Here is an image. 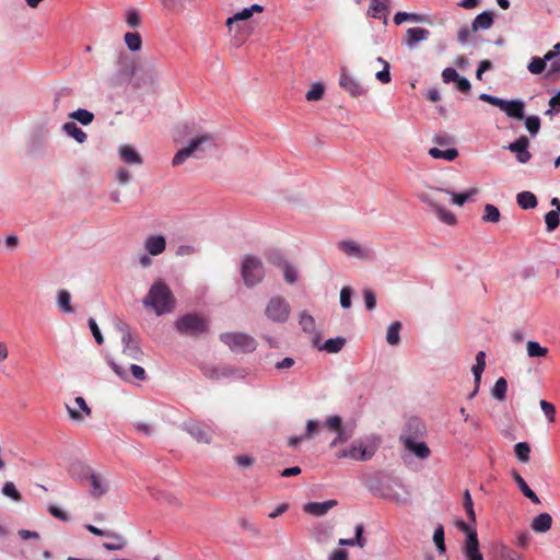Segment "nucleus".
Segmentation results:
<instances>
[{
    "mask_svg": "<svg viewBox=\"0 0 560 560\" xmlns=\"http://www.w3.org/2000/svg\"><path fill=\"white\" fill-rule=\"evenodd\" d=\"M402 441L405 448L415 454L418 458L425 459L430 456L431 451L424 442H417L411 436H407Z\"/></svg>",
    "mask_w": 560,
    "mask_h": 560,
    "instance_id": "17",
    "label": "nucleus"
},
{
    "mask_svg": "<svg viewBox=\"0 0 560 560\" xmlns=\"http://www.w3.org/2000/svg\"><path fill=\"white\" fill-rule=\"evenodd\" d=\"M514 451L518 460L523 463H527L529 460L530 447L526 442L516 443Z\"/></svg>",
    "mask_w": 560,
    "mask_h": 560,
    "instance_id": "46",
    "label": "nucleus"
},
{
    "mask_svg": "<svg viewBox=\"0 0 560 560\" xmlns=\"http://www.w3.org/2000/svg\"><path fill=\"white\" fill-rule=\"evenodd\" d=\"M433 541L438 548V550L440 551L441 555H444L446 549H445V542H444V528L443 526H439L435 530H434V534H433Z\"/></svg>",
    "mask_w": 560,
    "mask_h": 560,
    "instance_id": "51",
    "label": "nucleus"
},
{
    "mask_svg": "<svg viewBox=\"0 0 560 560\" xmlns=\"http://www.w3.org/2000/svg\"><path fill=\"white\" fill-rule=\"evenodd\" d=\"M442 78L445 83H450L459 79V74L454 68H446L442 72Z\"/></svg>",
    "mask_w": 560,
    "mask_h": 560,
    "instance_id": "60",
    "label": "nucleus"
},
{
    "mask_svg": "<svg viewBox=\"0 0 560 560\" xmlns=\"http://www.w3.org/2000/svg\"><path fill=\"white\" fill-rule=\"evenodd\" d=\"M429 155L433 159H443L446 161H454L458 156V151L455 148H451L447 150H441L439 148H431L429 150Z\"/></svg>",
    "mask_w": 560,
    "mask_h": 560,
    "instance_id": "35",
    "label": "nucleus"
},
{
    "mask_svg": "<svg viewBox=\"0 0 560 560\" xmlns=\"http://www.w3.org/2000/svg\"><path fill=\"white\" fill-rule=\"evenodd\" d=\"M528 147H529V140L526 136H521L517 140H515L514 142L510 143L508 149L512 152V153H515L516 155V160L520 162V163H527L530 158H532V154L530 152L528 151Z\"/></svg>",
    "mask_w": 560,
    "mask_h": 560,
    "instance_id": "12",
    "label": "nucleus"
},
{
    "mask_svg": "<svg viewBox=\"0 0 560 560\" xmlns=\"http://www.w3.org/2000/svg\"><path fill=\"white\" fill-rule=\"evenodd\" d=\"M429 36V30L423 27H411L406 32L404 44L409 48H415L419 42L427 40Z\"/></svg>",
    "mask_w": 560,
    "mask_h": 560,
    "instance_id": "18",
    "label": "nucleus"
},
{
    "mask_svg": "<svg viewBox=\"0 0 560 560\" xmlns=\"http://www.w3.org/2000/svg\"><path fill=\"white\" fill-rule=\"evenodd\" d=\"M345 345H346V339L342 337L330 338L325 341L322 349H324L325 351H327L329 353H337L343 348Z\"/></svg>",
    "mask_w": 560,
    "mask_h": 560,
    "instance_id": "41",
    "label": "nucleus"
},
{
    "mask_svg": "<svg viewBox=\"0 0 560 560\" xmlns=\"http://www.w3.org/2000/svg\"><path fill=\"white\" fill-rule=\"evenodd\" d=\"M337 505L336 500H328L325 502H310L304 505V512L314 516H323L329 510Z\"/></svg>",
    "mask_w": 560,
    "mask_h": 560,
    "instance_id": "20",
    "label": "nucleus"
},
{
    "mask_svg": "<svg viewBox=\"0 0 560 560\" xmlns=\"http://www.w3.org/2000/svg\"><path fill=\"white\" fill-rule=\"evenodd\" d=\"M524 107L525 104L521 100L505 101L502 100V104L499 107L503 110L509 117L515 119H524Z\"/></svg>",
    "mask_w": 560,
    "mask_h": 560,
    "instance_id": "16",
    "label": "nucleus"
},
{
    "mask_svg": "<svg viewBox=\"0 0 560 560\" xmlns=\"http://www.w3.org/2000/svg\"><path fill=\"white\" fill-rule=\"evenodd\" d=\"M324 427L336 433V438L330 442V447L347 442L352 436V431H347L342 427V420L339 416H330L324 422Z\"/></svg>",
    "mask_w": 560,
    "mask_h": 560,
    "instance_id": "11",
    "label": "nucleus"
},
{
    "mask_svg": "<svg viewBox=\"0 0 560 560\" xmlns=\"http://www.w3.org/2000/svg\"><path fill=\"white\" fill-rule=\"evenodd\" d=\"M440 190L448 194L452 197L453 203H455L457 206H463L471 196H475L478 192L477 188H471L468 191L462 192V194H456L448 189H440Z\"/></svg>",
    "mask_w": 560,
    "mask_h": 560,
    "instance_id": "37",
    "label": "nucleus"
},
{
    "mask_svg": "<svg viewBox=\"0 0 560 560\" xmlns=\"http://www.w3.org/2000/svg\"><path fill=\"white\" fill-rule=\"evenodd\" d=\"M145 250L152 255H161L166 248V240L163 235H150L144 241Z\"/></svg>",
    "mask_w": 560,
    "mask_h": 560,
    "instance_id": "19",
    "label": "nucleus"
},
{
    "mask_svg": "<svg viewBox=\"0 0 560 560\" xmlns=\"http://www.w3.org/2000/svg\"><path fill=\"white\" fill-rule=\"evenodd\" d=\"M338 248L346 255L359 259L369 258V250L362 248L357 242L351 240H343L338 243Z\"/></svg>",
    "mask_w": 560,
    "mask_h": 560,
    "instance_id": "15",
    "label": "nucleus"
},
{
    "mask_svg": "<svg viewBox=\"0 0 560 560\" xmlns=\"http://www.w3.org/2000/svg\"><path fill=\"white\" fill-rule=\"evenodd\" d=\"M377 61L381 62L384 68L382 71L376 72L375 77L380 82L387 84L392 80L389 72V63L381 57L377 58Z\"/></svg>",
    "mask_w": 560,
    "mask_h": 560,
    "instance_id": "50",
    "label": "nucleus"
},
{
    "mask_svg": "<svg viewBox=\"0 0 560 560\" xmlns=\"http://www.w3.org/2000/svg\"><path fill=\"white\" fill-rule=\"evenodd\" d=\"M131 375L138 381H144L147 378V373L143 368L137 364H130Z\"/></svg>",
    "mask_w": 560,
    "mask_h": 560,
    "instance_id": "63",
    "label": "nucleus"
},
{
    "mask_svg": "<svg viewBox=\"0 0 560 560\" xmlns=\"http://www.w3.org/2000/svg\"><path fill=\"white\" fill-rule=\"evenodd\" d=\"M552 526V517L549 513H540L532 521L530 527L535 533H546Z\"/></svg>",
    "mask_w": 560,
    "mask_h": 560,
    "instance_id": "26",
    "label": "nucleus"
},
{
    "mask_svg": "<svg viewBox=\"0 0 560 560\" xmlns=\"http://www.w3.org/2000/svg\"><path fill=\"white\" fill-rule=\"evenodd\" d=\"M57 304H58L59 308L62 312H65V313H72L73 312V307L71 305V295L65 289H61V290L58 291Z\"/></svg>",
    "mask_w": 560,
    "mask_h": 560,
    "instance_id": "38",
    "label": "nucleus"
},
{
    "mask_svg": "<svg viewBox=\"0 0 560 560\" xmlns=\"http://www.w3.org/2000/svg\"><path fill=\"white\" fill-rule=\"evenodd\" d=\"M517 205L525 210L534 209L537 206V198L530 191H522L516 196Z\"/></svg>",
    "mask_w": 560,
    "mask_h": 560,
    "instance_id": "33",
    "label": "nucleus"
},
{
    "mask_svg": "<svg viewBox=\"0 0 560 560\" xmlns=\"http://www.w3.org/2000/svg\"><path fill=\"white\" fill-rule=\"evenodd\" d=\"M62 130L79 143H83L86 141V133L81 128H79L74 122L63 124Z\"/></svg>",
    "mask_w": 560,
    "mask_h": 560,
    "instance_id": "31",
    "label": "nucleus"
},
{
    "mask_svg": "<svg viewBox=\"0 0 560 560\" xmlns=\"http://www.w3.org/2000/svg\"><path fill=\"white\" fill-rule=\"evenodd\" d=\"M401 329V324L399 322H393L387 328L386 332V341L390 346H396L400 341L399 332Z\"/></svg>",
    "mask_w": 560,
    "mask_h": 560,
    "instance_id": "39",
    "label": "nucleus"
},
{
    "mask_svg": "<svg viewBox=\"0 0 560 560\" xmlns=\"http://www.w3.org/2000/svg\"><path fill=\"white\" fill-rule=\"evenodd\" d=\"M262 11H264V7L262 5H260V4H253L252 7L245 8L242 11L235 13L233 16L229 18L226 20L225 24H226L228 27H231V25L234 22L247 20V19L252 18L254 15V13H261Z\"/></svg>",
    "mask_w": 560,
    "mask_h": 560,
    "instance_id": "24",
    "label": "nucleus"
},
{
    "mask_svg": "<svg viewBox=\"0 0 560 560\" xmlns=\"http://www.w3.org/2000/svg\"><path fill=\"white\" fill-rule=\"evenodd\" d=\"M553 58L555 54L551 51L546 52L544 58L533 57L527 67L528 71L533 74H540L547 68V62Z\"/></svg>",
    "mask_w": 560,
    "mask_h": 560,
    "instance_id": "27",
    "label": "nucleus"
},
{
    "mask_svg": "<svg viewBox=\"0 0 560 560\" xmlns=\"http://www.w3.org/2000/svg\"><path fill=\"white\" fill-rule=\"evenodd\" d=\"M2 492L4 495L11 498L14 501H21V499H22L21 493L18 491L14 483L11 481H7L3 485Z\"/></svg>",
    "mask_w": 560,
    "mask_h": 560,
    "instance_id": "53",
    "label": "nucleus"
},
{
    "mask_svg": "<svg viewBox=\"0 0 560 560\" xmlns=\"http://www.w3.org/2000/svg\"><path fill=\"white\" fill-rule=\"evenodd\" d=\"M117 66L118 69L112 78L113 84H121L135 78L133 86L136 89H142L145 86H153L158 79V72L154 70V67H150L144 73V77H135L137 62L127 54L119 55Z\"/></svg>",
    "mask_w": 560,
    "mask_h": 560,
    "instance_id": "1",
    "label": "nucleus"
},
{
    "mask_svg": "<svg viewBox=\"0 0 560 560\" xmlns=\"http://www.w3.org/2000/svg\"><path fill=\"white\" fill-rule=\"evenodd\" d=\"M339 85L353 97L362 96L366 92L358 80L345 71L340 75Z\"/></svg>",
    "mask_w": 560,
    "mask_h": 560,
    "instance_id": "14",
    "label": "nucleus"
},
{
    "mask_svg": "<svg viewBox=\"0 0 560 560\" xmlns=\"http://www.w3.org/2000/svg\"><path fill=\"white\" fill-rule=\"evenodd\" d=\"M463 552L467 560H483L482 553L479 550L477 532H470L466 537Z\"/></svg>",
    "mask_w": 560,
    "mask_h": 560,
    "instance_id": "13",
    "label": "nucleus"
},
{
    "mask_svg": "<svg viewBox=\"0 0 560 560\" xmlns=\"http://www.w3.org/2000/svg\"><path fill=\"white\" fill-rule=\"evenodd\" d=\"M513 479L514 481L517 483L520 490L522 491V493L527 498L529 499L533 503L535 504H539L540 503V500L539 498L537 497V494L528 487V485L526 483V481L522 478V476L517 472V471H513Z\"/></svg>",
    "mask_w": 560,
    "mask_h": 560,
    "instance_id": "29",
    "label": "nucleus"
},
{
    "mask_svg": "<svg viewBox=\"0 0 560 560\" xmlns=\"http://www.w3.org/2000/svg\"><path fill=\"white\" fill-rule=\"evenodd\" d=\"M187 431L198 443L209 444L212 440V432L207 425L195 423Z\"/></svg>",
    "mask_w": 560,
    "mask_h": 560,
    "instance_id": "21",
    "label": "nucleus"
},
{
    "mask_svg": "<svg viewBox=\"0 0 560 560\" xmlns=\"http://www.w3.org/2000/svg\"><path fill=\"white\" fill-rule=\"evenodd\" d=\"M559 214H560V212L553 211V210H550L549 212L546 213L545 222H546L547 230L549 232H552L553 230H556L559 226V224H560Z\"/></svg>",
    "mask_w": 560,
    "mask_h": 560,
    "instance_id": "49",
    "label": "nucleus"
},
{
    "mask_svg": "<svg viewBox=\"0 0 560 560\" xmlns=\"http://www.w3.org/2000/svg\"><path fill=\"white\" fill-rule=\"evenodd\" d=\"M525 126L529 133L534 136L540 129V118L538 116H528L525 119Z\"/></svg>",
    "mask_w": 560,
    "mask_h": 560,
    "instance_id": "55",
    "label": "nucleus"
},
{
    "mask_svg": "<svg viewBox=\"0 0 560 560\" xmlns=\"http://www.w3.org/2000/svg\"><path fill=\"white\" fill-rule=\"evenodd\" d=\"M215 145V139L211 133H203L195 137L187 147L180 149L173 158V166L183 164L188 158L198 152H205L207 149Z\"/></svg>",
    "mask_w": 560,
    "mask_h": 560,
    "instance_id": "4",
    "label": "nucleus"
},
{
    "mask_svg": "<svg viewBox=\"0 0 560 560\" xmlns=\"http://www.w3.org/2000/svg\"><path fill=\"white\" fill-rule=\"evenodd\" d=\"M88 478L91 485L90 492L93 497L100 498L107 492L108 487L102 476L91 472Z\"/></svg>",
    "mask_w": 560,
    "mask_h": 560,
    "instance_id": "25",
    "label": "nucleus"
},
{
    "mask_svg": "<svg viewBox=\"0 0 560 560\" xmlns=\"http://www.w3.org/2000/svg\"><path fill=\"white\" fill-rule=\"evenodd\" d=\"M203 375L210 380H219L221 377H229L233 374V370L229 366L215 368L206 366L203 368Z\"/></svg>",
    "mask_w": 560,
    "mask_h": 560,
    "instance_id": "30",
    "label": "nucleus"
},
{
    "mask_svg": "<svg viewBox=\"0 0 560 560\" xmlns=\"http://www.w3.org/2000/svg\"><path fill=\"white\" fill-rule=\"evenodd\" d=\"M501 557L504 560H521V555H518L516 551L512 550L508 546H502L501 548Z\"/></svg>",
    "mask_w": 560,
    "mask_h": 560,
    "instance_id": "61",
    "label": "nucleus"
},
{
    "mask_svg": "<svg viewBox=\"0 0 560 560\" xmlns=\"http://www.w3.org/2000/svg\"><path fill=\"white\" fill-rule=\"evenodd\" d=\"M506 390H508V382L504 377H500L497 380L493 388H492V396L502 401L506 397Z\"/></svg>",
    "mask_w": 560,
    "mask_h": 560,
    "instance_id": "42",
    "label": "nucleus"
},
{
    "mask_svg": "<svg viewBox=\"0 0 560 560\" xmlns=\"http://www.w3.org/2000/svg\"><path fill=\"white\" fill-rule=\"evenodd\" d=\"M493 25V13L485 11L478 14L471 24V30L477 32L479 30H489Z\"/></svg>",
    "mask_w": 560,
    "mask_h": 560,
    "instance_id": "28",
    "label": "nucleus"
},
{
    "mask_svg": "<svg viewBox=\"0 0 560 560\" xmlns=\"http://www.w3.org/2000/svg\"><path fill=\"white\" fill-rule=\"evenodd\" d=\"M175 328L180 335L197 337L209 330L206 317L198 314H186L175 322Z\"/></svg>",
    "mask_w": 560,
    "mask_h": 560,
    "instance_id": "5",
    "label": "nucleus"
},
{
    "mask_svg": "<svg viewBox=\"0 0 560 560\" xmlns=\"http://www.w3.org/2000/svg\"><path fill=\"white\" fill-rule=\"evenodd\" d=\"M363 295L366 308L372 311L376 305V298L374 292L370 289H365Z\"/></svg>",
    "mask_w": 560,
    "mask_h": 560,
    "instance_id": "59",
    "label": "nucleus"
},
{
    "mask_svg": "<svg viewBox=\"0 0 560 560\" xmlns=\"http://www.w3.org/2000/svg\"><path fill=\"white\" fill-rule=\"evenodd\" d=\"M124 39L131 51H138L141 49L142 39L139 33H126Z\"/></svg>",
    "mask_w": 560,
    "mask_h": 560,
    "instance_id": "43",
    "label": "nucleus"
},
{
    "mask_svg": "<svg viewBox=\"0 0 560 560\" xmlns=\"http://www.w3.org/2000/svg\"><path fill=\"white\" fill-rule=\"evenodd\" d=\"M89 327L93 334V337L95 338V341L98 345H102L104 342V337H103L96 322L93 318L89 319Z\"/></svg>",
    "mask_w": 560,
    "mask_h": 560,
    "instance_id": "58",
    "label": "nucleus"
},
{
    "mask_svg": "<svg viewBox=\"0 0 560 560\" xmlns=\"http://www.w3.org/2000/svg\"><path fill=\"white\" fill-rule=\"evenodd\" d=\"M482 220L486 222L497 223L500 220V211L493 205H486Z\"/></svg>",
    "mask_w": 560,
    "mask_h": 560,
    "instance_id": "47",
    "label": "nucleus"
},
{
    "mask_svg": "<svg viewBox=\"0 0 560 560\" xmlns=\"http://www.w3.org/2000/svg\"><path fill=\"white\" fill-rule=\"evenodd\" d=\"M324 93L325 86L322 83H314L306 93L305 97L308 102L319 101L323 98Z\"/></svg>",
    "mask_w": 560,
    "mask_h": 560,
    "instance_id": "44",
    "label": "nucleus"
},
{
    "mask_svg": "<svg viewBox=\"0 0 560 560\" xmlns=\"http://www.w3.org/2000/svg\"><path fill=\"white\" fill-rule=\"evenodd\" d=\"M69 117L74 120H78L79 122H81L84 126L90 125L94 119L93 113L89 112L88 109H83V108H79V109L70 113Z\"/></svg>",
    "mask_w": 560,
    "mask_h": 560,
    "instance_id": "40",
    "label": "nucleus"
},
{
    "mask_svg": "<svg viewBox=\"0 0 560 560\" xmlns=\"http://www.w3.org/2000/svg\"><path fill=\"white\" fill-rule=\"evenodd\" d=\"M122 354L132 361H142L144 352L140 347L137 336L132 335L129 330H125L121 337Z\"/></svg>",
    "mask_w": 560,
    "mask_h": 560,
    "instance_id": "9",
    "label": "nucleus"
},
{
    "mask_svg": "<svg viewBox=\"0 0 560 560\" xmlns=\"http://www.w3.org/2000/svg\"><path fill=\"white\" fill-rule=\"evenodd\" d=\"M351 294L352 291L349 287H343L340 292V304L343 308L351 306Z\"/></svg>",
    "mask_w": 560,
    "mask_h": 560,
    "instance_id": "57",
    "label": "nucleus"
},
{
    "mask_svg": "<svg viewBox=\"0 0 560 560\" xmlns=\"http://www.w3.org/2000/svg\"><path fill=\"white\" fill-rule=\"evenodd\" d=\"M106 537H109V538H112L114 540L113 542H104L103 544V547L106 550H109V551L121 550L127 545V540L120 534H117V533H114V532H108L106 534Z\"/></svg>",
    "mask_w": 560,
    "mask_h": 560,
    "instance_id": "32",
    "label": "nucleus"
},
{
    "mask_svg": "<svg viewBox=\"0 0 560 560\" xmlns=\"http://www.w3.org/2000/svg\"><path fill=\"white\" fill-rule=\"evenodd\" d=\"M272 262L277 264L282 269L284 279L288 283L293 284L298 281V271L288 261H285L283 259H279V261H272Z\"/></svg>",
    "mask_w": 560,
    "mask_h": 560,
    "instance_id": "34",
    "label": "nucleus"
},
{
    "mask_svg": "<svg viewBox=\"0 0 560 560\" xmlns=\"http://www.w3.org/2000/svg\"><path fill=\"white\" fill-rule=\"evenodd\" d=\"M430 206L434 209L439 219L442 222H444L448 225H454L456 223V217L451 211L444 209L443 207L439 206L434 201H430Z\"/></svg>",
    "mask_w": 560,
    "mask_h": 560,
    "instance_id": "36",
    "label": "nucleus"
},
{
    "mask_svg": "<svg viewBox=\"0 0 560 560\" xmlns=\"http://www.w3.org/2000/svg\"><path fill=\"white\" fill-rule=\"evenodd\" d=\"M526 348L527 354L532 358L545 357L548 353V349L541 347L537 341H528Z\"/></svg>",
    "mask_w": 560,
    "mask_h": 560,
    "instance_id": "48",
    "label": "nucleus"
},
{
    "mask_svg": "<svg viewBox=\"0 0 560 560\" xmlns=\"http://www.w3.org/2000/svg\"><path fill=\"white\" fill-rule=\"evenodd\" d=\"M174 303L171 290L163 282H155L144 299V304L152 306L158 315L171 312L174 308Z\"/></svg>",
    "mask_w": 560,
    "mask_h": 560,
    "instance_id": "2",
    "label": "nucleus"
},
{
    "mask_svg": "<svg viewBox=\"0 0 560 560\" xmlns=\"http://www.w3.org/2000/svg\"><path fill=\"white\" fill-rule=\"evenodd\" d=\"M126 22L130 27H138L140 24L139 13L135 10L128 11Z\"/></svg>",
    "mask_w": 560,
    "mask_h": 560,
    "instance_id": "62",
    "label": "nucleus"
},
{
    "mask_svg": "<svg viewBox=\"0 0 560 560\" xmlns=\"http://www.w3.org/2000/svg\"><path fill=\"white\" fill-rule=\"evenodd\" d=\"M241 275L246 287H255L265 277L262 261L258 257L246 255L242 260Z\"/></svg>",
    "mask_w": 560,
    "mask_h": 560,
    "instance_id": "6",
    "label": "nucleus"
},
{
    "mask_svg": "<svg viewBox=\"0 0 560 560\" xmlns=\"http://www.w3.org/2000/svg\"><path fill=\"white\" fill-rule=\"evenodd\" d=\"M291 307L289 303L281 296H273L267 304L265 314L276 323H284L290 315Z\"/></svg>",
    "mask_w": 560,
    "mask_h": 560,
    "instance_id": "8",
    "label": "nucleus"
},
{
    "mask_svg": "<svg viewBox=\"0 0 560 560\" xmlns=\"http://www.w3.org/2000/svg\"><path fill=\"white\" fill-rule=\"evenodd\" d=\"M464 509L467 513L469 521L475 523L476 515H475V511H474V503H472V499H471V495L468 490H466L464 492Z\"/></svg>",
    "mask_w": 560,
    "mask_h": 560,
    "instance_id": "52",
    "label": "nucleus"
},
{
    "mask_svg": "<svg viewBox=\"0 0 560 560\" xmlns=\"http://www.w3.org/2000/svg\"><path fill=\"white\" fill-rule=\"evenodd\" d=\"M540 407H541V410L544 411L545 416L548 418V420L550 422H553L555 415H556L555 406L547 400H540Z\"/></svg>",
    "mask_w": 560,
    "mask_h": 560,
    "instance_id": "56",
    "label": "nucleus"
},
{
    "mask_svg": "<svg viewBox=\"0 0 560 560\" xmlns=\"http://www.w3.org/2000/svg\"><path fill=\"white\" fill-rule=\"evenodd\" d=\"M485 368L486 365L481 364V363H476L472 368H471V372L474 374V377H475V383L477 385V387L480 386V382H481V375L485 371Z\"/></svg>",
    "mask_w": 560,
    "mask_h": 560,
    "instance_id": "64",
    "label": "nucleus"
},
{
    "mask_svg": "<svg viewBox=\"0 0 560 560\" xmlns=\"http://www.w3.org/2000/svg\"><path fill=\"white\" fill-rule=\"evenodd\" d=\"M120 160L127 164L141 165L143 160L139 152L129 144H122L119 147Z\"/></svg>",
    "mask_w": 560,
    "mask_h": 560,
    "instance_id": "22",
    "label": "nucleus"
},
{
    "mask_svg": "<svg viewBox=\"0 0 560 560\" xmlns=\"http://www.w3.org/2000/svg\"><path fill=\"white\" fill-rule=\"evenodd\" d=\"M300 325L305 332L313 334L315 331V319L306 312L301 313Z\"/></svg>",
    "mask_w": 560,
    "mask_h": 560,
    "instance_id": "45",
    "label": "nucleus"
},
{
    "mask_svg": "<svg viewBox=\"0 0 560 560\" xmlns=\"http://www.w3.org/2000/svg\"><path fill=\"white\" fill-rule=\"evenodd\" d=\"M220 340L234 352L248 353L257 348L255 338L244 332H224Z\"/></svg>",
    "mask_w": 560,
    "mask_h": 560,
    "instance_id": "7",
    "label": "nucleus"
},
{
    "mask_svg": "<svg viewBox=\"0 0 560 560\" xmlns=\"http://www.w3.org/2000/svg\"><path fill=\"white\" fill-rule=\"evenodd\" d=\"M388 11V0H370L368 14L374 19L384 18V24H387L386 13Z\"/></svg>",
    "mask_w": 560,
    "mask_h": 560,
    "instance_id": "23",
    "label": "nucleus"
},
{
    "mask_svg": "<svg viewBox=\"0 0 560 560\" xmlns=\"http://www.w3.org/2000/svg\"><path fill=\"white\" fill-rule=\"evenodd\" d=\"M376 450L374 446H364L362 443H353L348 450L339 451L336 456L338 458H352L354 460L365 462L371 459Z\"/></svg>",
    "mask_w": 560,
    "mask_h": 560,
    "instance_id": "10",
    "label": "nucleus"
},
{
    "mask_svg": "<svg viewBox=\"0 0 560 560\" xmlns=\"http://www.w3.org/2000/svg\"><path fill=\"white\" fill-rule=\"evenodd\" d=\"M215 145V139L211 133H203L195 137L187 147L180 149L173 158V166L183 164L188 158L198 152H205L207 149Z\"/></svg>",
    "mask_w": 560,
    "mask_h": 560,
    "instance_id": "3",
    "label": "nucleus"
},
{
    "mask_svg": "<svg viewBox=\"0 0 560 560\" xmlns=\"http://www.w3.org/2000/svg\"><path fill=\"white\" fill-rule=\"evenodd\" d=\"M408 20L419 22L422 19L418 14L407 13V12H397L394 16V22L396 25H400L401 23H404L405 21H408Z\"/></svg>",
    "mask_w": 560,
    "mask_h": 560,
    "instance_id": "54",
    "label": "nucleus"
}]
</instances>
